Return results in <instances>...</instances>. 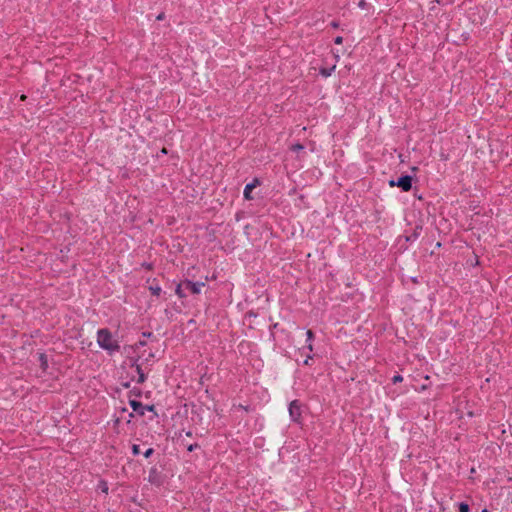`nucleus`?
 I'll use <instances>...</instances> for the list:
<instances>
[{"instance_id":"22","label":"nucleus","mask_w":512,"mask_h":512,"mask_svg":"<svg viewBox=\"0 0 512 512\" xmlns=\"http://www.w3.org/2000/svg\"><path fill=\"white\" fill-rule=\"evenodd\" d=\"M197 448H199V444L198 443H193V444H190V445L187 446V450L189 452H192V451H194Z\"/></svg>"},{"instance_id":"21","label":"nucleus","mask_w":512,"mask_h":512,"mask_svg":"<svg viewBox=\"0 0 512 512\" xmlns=\"http://www.w3.org/2000/svg\"><path fill=\"white\" fill-rule=\"evenodd\" d=\"M153 454H154V449H153V448H148V449L144 452V457H145V458H150Z\"/></svg>"},{"instance_id":"34","label":"nucleus","mask_w":512,"mask_h":512,"mask_svg":"<svg viewBox=\"0 0 512 512\" xmlns=\"http://www.w3.org/2000/svg\"><path fill=\"white\" fill-rule=\"evenodd\" d=\"M482 512H488V510L487 509H483Z\"/></svg>"},{"instance_id":"18","label":"nucleus","mask_w":512,"mask_h":512,"mask_svg":"<svg viewBox=\"0 0 512 512\" xmlns=\"http://www.w3.org/2000/svg\"><path fill=\"white\" fill-rule=\"evenodd\" d=\"M290 149L294 152H299L304 149V146L301 143H296V144H293Z\"/></svg>"},{"instance_id":"16","label":"nucleus","mask_w":512,"mask_h":512,"mask_svg":"<svg viewBox=\"0 0 512 512\" xmlns=\"http://www.w3.org/2000/svg\"><path fill=\"white\" fill-rule=\"evenodd\" d=\"M458 510L459 512H470V506L466 502H460L458 504Z\"/></svg>"},{"instance_id":"24","label":"nucleus","mask_w":512,"mask_h":512,"mask_svg":"<svg viewBox=\"0 0 512 512\" xmlns=\"http://www.w3.org/2000/svg\"><path fill=\"white\" fill-rule=\"evenodd\" d=\"M334 43L337 44V45H340L343 43V37L342 36H337L335 39H334Z\"/></svg>"},{"instance_id":"26","label":"nucleus","mask_w":512,"mask_h":512,"mask_svg":"<svg viewBox=\"0 0 512 512\" xmlns=\"http://www.w3.org/2000/svg\"><path fill=\"white\" fill-rule=\"evenodd\" d=\"M366 5H367V4H366V1H365V0H361V1L359 2V4H358V6H359L360 8H365V7H366Z\"/></svg>"},{"instance_id":"1","label":"nucleus","mask_w":512,"mask_h":512,"mask_svg":"<svg viewBox=\"0 0 512 512\" xmlns=\"http://www.w3.org/2000/svg\"><path fill=\"white\" fill-rule=\"evenodd\" d=\"M97 343L102 349L108 351L110 354L120 350L118 341L113 339L112 333L108 328L98 330Z\"/></svg>"},{"instance_id":"10","label":"nucleus","mask_w":512,"mask_h":512,"mask_svg":"<svg viewBox=\"0 0 512 512\" xmlns=\"http://www.w3.org/2000/svg\"><path fill=\"white\" fill-rule=\"evenodd\" d=\"M306 336H307V342H308V345H307V349L309 351H313V345H312V341L314 340L315 338V334L312 330H307L306 332Z\"/></svg>"},{"instance_id":"12","label":"nucleus","mask_w":512,"mask_h":512,"mask_svg":"<svg viewBox=\"0 0 512 512\" xmlns=\"http://www.w3.org/2000/svg\"><path fill=\"white\" fill-rule=\"evenodd\" d=\"M97 488L101 492H103L105 494H108L109 487H108V483L105 480H100L99 483H98Z\"/></svg>"},{"instance_id":"11","label":"nucleus","mask_w":512,"mask_h":512,"mask_svg":"<svg viewBox=\"0 0 512 512\" xmlns=\"http://www.w3.org/2000/svg\"><path fill=\"white\" fill-rule=\"evenodd\" d=\"M39 361H40V366L43 370H46L47 367H48V359H47V356L46 354L44 353H41L39 355Z\"/></svg>"},{"instance_id":"30","label":"nucleus","mask_w":512,"mask_h":512,"mask_svg":"<svg viewBox=\"0 0 512 512\" xmlns=\"http://www.w3.org/2000/svg\"><path fill=\"white\" fill-rule=\"evenodd\" d=\"M331 25H332V27H334V28L338 27V23H337V22H332V23H331Z\"/></svg>"},{"instance_id":"23","label":"nucleus","mask_w":512,"mask_h":512,"mask_svg":"<svg viewBox=\"0 0 512 512\" xmlns=\"http://www.w3.org/2000/svg\"><path fill=\"white\" fill-rule=\"evenodd\" d=\"M142 267H144L145 269L147 270H152L153 269V264L152 263H147V262H144L142 264Z\"/></svg>"},{"instance_id":"32","label":"nucleus","mask_w":512,"mask_h":512,"mask_svg":"<svg viewBox=\"0 0 512 512\" xmlns=\"http://www.w3.org/2000/svg\"><path fill=\"white\" fill-rule=\"evenodd\" d=\"M186 435H187L188 437H192V432H191V431H187V432H186Z\"/></svg>"},{"instance_id":"20","label":"nucleus","mask_w":512,"mask_h":512,"mask_svg":"<svg viewBox=\"0 0 512 512\" xmlns=\"http://www.w3.org/2000/svg\"><path fill=\"white\" fill-rule=\"evenodd\" d=\"M131 449H132V454L134 456H137L140 454V446L139 445L133 444Z\"/></svg>"},{"instance_id":"4","label":"nucleus","mask_w":512,"mask_h":512,"mask_svg":"<svg viewBox=\"0 0 512 512\" xmlns=\"http://www.w3.org/2000/svg\"><path fill=\"white\" fill-rule=\"evenodd\" d=\"M148 482L154 486L160 487L165 482V475L156 466L149 470Z\"/></svg>"},{"instance_id":"31","label":"nucleus","mask_w":512,"mask_h":512,"mask_svg":"<svg viewBox=\"0 0 512 512\" xmlns=\"http://www.w3.org/2000/svg\"><path fill=\"white\" fill-rule=\"evenodd\" d=\"M152 357H154V355H153L152 353H150V354L148 355V357L146 358V361H148V360H149V358H152Z\"/></svg>"},{"instance_id":"13","label":"nucleus","mask_w":512,"mask_h":512,"mask_svg":"<svg viewBox=\"0 0 512 512\" xmlns=\"http://www.w3.org/2000/svg\"><path fill=\"white\" fill-rule=\"evenodd\" d=\"M334 70H335V65H333V66H332V67H330V68H325V67H323V68H321V69H320V71H319V72H320V74H321L322 76H324V77H329V76L332 74V72H333Z\"/></svg>"},{"instance_id":"27","label":"nucleus","mask_w":512,"mask_h":512,"mask_svg":"<svg viewBox=\"0 0 512 512\" xmlns=\"http://www.w3.org/2000/svg\"><path fill=\"white\" fill-rule=\"evenodd\" d=\"M142 336H143V337H148V338H149V337L153 336V333H152V332H143V333H142Z\"/></svg>"},{"instance_id":"9","label":"nucleus","mask_w":512,"mask_h":512,"mask_svg":"<svg viewBox=\"0 0 512 512\" xmlns=\"http://www.w3.org/2000/svg\"><path fill=\"white\" fill-rule=\"evenodd\" d=\"M421 231H422V226H420V225L415 226V228L413 229L411 234L406 235V241L407 242L416 241L418 239V237L420 236Z\"/></svg>"},{"instance_id":"19","label":"nucleus","mask_w":512,"mask_h":512,"mask_svg":"<svg viewBox=\"0 0 512 512\" xmlns=\"http://www.w3.org/2000/svg\"><path fill=\"white\" fill-rule=\"evenodd\" d=\"M402 381H403V377L400 374H396L392 377L393 384L400 383Z\"/></svg>"},{"instance_id":"5","label":"nucleus","mask_w":512,"mask_h":512,"mask_svg":"<svg viewBox=\"0 0 512 512\" xmlns=\"http://www.w3.org/2000/svg\"><path fill=\"white\" fill-rule=\"evenodd\" d=\"M129 405L139 416H144L145 411L153 412L157 416L154 405H143L140 401L135 399H129Z\"/></svg>"},{"instance_id":"7","label":"nucleus","mask_w":512,"mask_h":512,"mask_svg":"<svg viewBox=\"0 0 512 512\" xmlns=\"http://www.w3.org/2000/svg\"><path fill=\"white\" fill-rule=\"evenodd\" d=\"M260 185V181L258 178H254L251 183H248L244 188V198L246 200H252L254 197L252 196V191L254 188Z\"/></svg>"},{"instance_id":"6","label":"nucleus","mask_w":512,"mask_h":512,"mask_svg":"<svg viewBox=\"0 0 512 512\" xmlns=\"http://www.w3.org/2000/svg\"><path fill=\"white\" fill-rule=\"evenodd\" d=\"M183 284L194 295L200 294L201 288L205 286L204 282H192L188 279L184 280Z\"/></svg>"},{"instance_id":"17","label":"nucleus","mask_w":512,"mask_h":512,"mask_svg":"<svg viewBox=\"0 0 512 512\" xmlns=\"http://www.w3.org/2000/svg\"><path fill=\"white\" fill-rule=\"evenodd\" d=\"M131 396L141 397L142 390L140 388L134 387L132 390L129 391V398H131Z\"/></svg>"},{"instance_id":"8","label":"nucleus","mask_w":512,"mask_h":512,"mask_svg":"<svg viewBox=\"0 0 512 512\" xmlns=\"http://www.w3.org/2000/svg\"><path fill=\"white\" fill-rule=\"evenodd\" d=\"M137 362H138V358L133 361L131 366L135 367L136 372L138 374L137 383L142 384L146 381L147 377H146L145 373L143 372L141 365L138 364Z\"/></svg>"},{"instance_id":"29","label":"nucleus","mask_w":512,"mask_h":512,"mask_svg":"<svg viewBox=\"0 0 512 512\" xmlns=\"http://www.w3.org/2000/svg\"><path fill=\"white\" fill-rule=\"evenodd\" d=\"M312 357L310 355H308L307 359L304 361V364L307 365L308 364V361L309 359H311Z\"/></svg>"},{"instance_id":"33","label":"nucleus","mask_w":512,"mask_h":512,"mask_svg":"<svg viewBox=\"0 0 512 512\" xmlns=\"http://www.w3.org/2000/svg\"><path fill=\"white\" fill-rule=\"evenodd\" d=\"M129 386H130V384H129V383H125V384H124V387H126V388H128Z\"/></svg>"},{"instance_id":"3","label":"nucleus","mask_w":512,"mask_h":512,"mask_svg":"<svg viewBox=\"0 0 512 512\" xmlns=\"http://www.w3.org/2000/svg\"><path fill=\"white\" fill-rule=\"evenodd\" d=\"M302 404L299 400L295 399L289 404V415L291 420L297 424L302 423Z\"/></svg>"},{"instance_id":"28","label":"nucleus","mask_w":512,"mask_h":512,"mask_svg":"<svg viewBox=\"0 0 512 512\" xmlns=\"http://www.w3.org/2000/svg\"><path fill=\"white\" fill-rule=\"evenodd\" d=\"M146 345V342L143 341V340H140L136 343V346L139 347V346H145Z\"/></svg>"},{"instance_id":"25","label":"nucleus","mask_w":512,"mask_h":512,"mask_svg":"<svg viewBox=\"0 0 512 512\" xmlns=\"http://www.w3.org/2000/svg\"><path fill=\"white\" fill-rule=\"evenodd\" d=\"M165 19V14L162 12L160 13L157 17H156V20L157 21H162Z\"/></svg>"},{"instance_id":"14","label":"nucleus","mask_w":512,"mask_h":512,"mask_svg":"<svg viewBox=\"0 0 512 512\" xmlns=\"http://www.w3.org/2000/svg\"><path fill=\"white\" fill-rule=\"evenodd\" d=\"M149 291L154 296H159L161 294V287L158 284L149 286Z\"/></svg>"},{"instance_id":"15","label":"nucleus","mask_w":512,"mask_h":512,"mask_svg":"<svg viewBox=\"0 0 512 512\" xmlns=\"http://www.w3.org/2000/svg\"><path fill=\"white\" fill-rule=\"evenodd\" d=\"M184 286L183 282L178 284L177 287H176V290H175V293L177 294V296L179 298H185L186 297V294L184 293L182 287Z\"/></svg>"},{"instance_id":"2","label":"nucleus","mask_w":512,"mask_h":512,"mask_svg":"<svg viewBox=\"0 0 512 512\" xmlns=\"http://www.w3.org/2000/svg\"><path fill=\"white\" fill-rule=\"evenodd\" d=\"M412 182H413V177L412 176H410V175H401L397 180L391 179L389 181V186L390 187L397 186L403 192H408L412 188Z\"/></svg>"}]
</instances>
